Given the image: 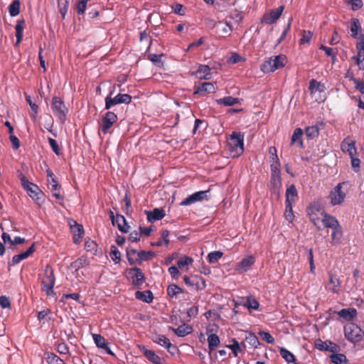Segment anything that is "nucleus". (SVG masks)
I'll list each match as a JSON object with an SVG mask.
<instances>
[{
    "label": "nucleus",
    "mask_w": 364,
    "mask_h": 364,
    "mask_svg": "<svg viewBox=\"0 0 364 364\" xmlns=\"http://www.w3.org/2000/svg\"><path fill=\"white\" fill-rule=\"evenodd\" d=\"M135 298L138 300L150 304L154 300V296L150 290H145L143 291H137L135 292Z\"/></svg>",
    "instance_id": "nucleus-29"
},
{
    "label": "nucleus",
    "mask_w": 364,
    "mask_h": 364,
    "mask_svg": "<svg viewBox=\"0 0 364 364\" xmlns=\"http://www.w3.org/2000/svg\"><path fill=\"white\" fill-rule=\"evenodd\" d=\"M26 100L28 103V105H30V107H31V110L33 112L31 114V119L33 121H36V116H37L38 112V106L36 103L32 102L31 97L29 95H26Z\"/></svg>",
    "instance_id": "nucleus-46"
},
{
    "label": "nucleus",
    "mask_w": 364,
    "mask_h": 364,
    "mask_svg": "<svg viewBox=\"0 0 364 364\" xmlns=\"http://www.w3.org/2000/svg\"><path fill=\"white\" fill-rule=\"evenodd\" d=\"M52 196L55 198L57 200H63L64 196L61 194V186L60 184L53 185V186L49 187Z\"/></svg>",
    "instance_id": "nucleus-49"
},
{
    "label": "nucleus",
    "mask_w": 364,
    "mask_h": 364,
    "mask_svg": "<svg viewBox=\"0 0 364 364\" xmlns=\"http://www.w3.org/2000/svg\"><path fill=\"white\" fill-rule=\"evenodd\" d=\"M346 338L351 343H357L363 338V332L356 324L350 323L344 327Z\"/></svg>",
    "instance_id": "nucleus-8"
},
{
    "label": "nucleus",
    "mask_w": 364,
    "mask_h": 364,
    "mask_svg": "<svg viewBox=\"0 0 364 364\" xmlns=\"http://www.w3.org/2000/svg\"><path fill=\"white\" fill-rule=\"evenodd\" d=\"M117 121V116L114 112H107L102 119L100 130L104 134L108 133L110 128Z\"/></svg>",
    "instance_id": "nucleus-12"
},
{
    "label": "nucleus",
    "mask_w": 364,
    "mask_h": 364,
    "mask_svg": "<svg viewBox=\"0 0 364 364\" xmlns=\"http://www.w3.org/2000/svg\"><path fill=\"white\" fill-rule=\"evenodd\" d=\"M331 361L334 364H348V360L343 353H333L330 356Z\"/></svg>",
    "instance_id": "nucleus-39"
},
{
    "label": "nucleus",
    "mask_w": 364,
    "mask_h": 364,
    "mask_svg": "<svg viewBox=\"0 0 364 364\" xmlns=\"http://www.w3.org/2000/svg\"><path fill=\"white\" fill-rule=\"evenodd\" d=\"M169 329L173 331L178 336L184 337L193 331V328L186 323L179 326L177 328L169 327Z\"/></svg>",
    "instance_id": "nucleus-27"
},
{
    "label": "nucleus",
    "mask_w": 364,
    "mask_h": 364,
    "mask_svg": "<svg viewBox=\"0 0 364 364\" xmlns=\"http://www.w3.org/2000/svg\"><path fill=\"white\" fill-rule=\"evenodd\" d=\"M139 252L134 249H127V257L131 265L135 264L139 261Z\"/></svg>",
    "instance_id": "nucleus-42"
},
{
    "label": "nucleus",
    "mask_w": 364,
    "mask_h": 364,
    "mask_svg": "<svg viewBox=\"0 0 364 364\" xmlns=\"http://www.w3.org/2000/svg\"><path fill=\"white\" fill-rule=\"evenodd\" d=\"M281 356L287 362V363H294L296 361V358L293 353L287 350L286 348H282L279 350Z\"/></svg>",
    "instance_id": "nucleus-51"
},
{
    "label": "nucleus",
    "mask_w": 364,
    "mask_h": 364,
    "mask_svg": "<svg viewBox=\"0 0 364 364\" xmlns=\"http://www.w3.org/2000/svg\"><path fill=\"white\" fill-rule=\"evenodd\" d=\"M110 257L115 262L117 263L120 260L121 257V253L117 250V248L114 246L111 247V252H110Z\"/></svg>",
    "instance_id": "nucleus-59"
},
{
    "label": "nucleus",
    "mask_w": 364,
    "mask_h": 364,
    "mask_svg": "<svg viewBox=\"0 0 364 364\" xmlns=\"http://www.w3.org/2000/svg\"><path fill=\"white\" fill-rule=\"evenodd\" d=\"M118 229L124 233H127L129 231V226L127 225L125 218L120 215L117 214L116 220Z\"/></svg>",
    "instance_id": "nucleus-33"
},
{
    "label": "nucleus",
    "mask_w": 364,
    "mask_h": 364,
    "mask_svg": "<svg viewBox=\"0 0 364 364\" xmlns=\"http://www.w3.org/2000/svg\"><path fill=\"white\" fill-rule=\"evenodd\" d=\"M58 6L60 13L64 18L69 6V0H58Z\"/></svg>",
    "instance_id": "nucleus-54"
},
{
    "label": "nucleus",
    "mask_w": 364,
    "mask_h": 364,
    "mask_svg": "<svg viewBox=\"0 0 364 364\" xmlns=\"http://www.w3.org/2000/svg\"><path fill=\"white\" fill-rule=\"evenodd\" d=\"M36 251L35 242L25 252L18 255H16L12 257L11 265H16L20 263L22 260L27 259Z\"/></svg>",
    "instance_id": "nucleus-21"
},
{
    "label": "nucleus",
    "mask_w": 364,
    "mask_h": 364,
    "mask_svg": "<svg viewBox=\"0 0 364 364\" xmlns=\"http://www.w3.org/2000/svg\"><path fill=\"white\" fill-rule=\"evenodd\" d=\"M139 348L149 361L153 364H162L161 358L154 350L147 349L144 346H139Z\"/></svg>",
    "instance_id": "nucleus-20"
},
{
    "label": "nucleus",
    "mask_w": 364,
    "mask_h": 364,
    "mask_svg": "<svg viewBox=\"0 0 364 364\" xmlns=\"http://www.w3.org/2000/svg\"><path fill=\"white\" fill-rule=\"evenodd\" d=\"M20 1L14 0L9 6V12L11 16H16L20 12Z\"/></svg>",
    "instance_id": "nucleus-47"
},
{
    "label": "nucleus",
    "mask_w": 364,
    "mask_h": 364,
    "mask_svg": "<svg viewBox=\"0 0 364 364\" xmlns=\"http://www.w3.org/2000/svg\"><path fill=\"white\" fill-rule=\"evenodd\" d=\"M356 49L358 53L353 56L352 59L355 61L360 70H364V34H360L359 41L356 43Z\"/></svg>",
    "instance_id": "nucleus-11"
},
{
    "label": "nucleus",
    "mask_w": 364,
    "mask_h": 364,
    "mask_svg": "<svg viewBox=\"0 0 364 364\" xmlns=\"http://www.w3.org/2000/svg\"><path fill=\"white\" fill-rule=\"evenodd\" d=\"M245 341L254 348H257L260 344L258 338L253 333H248L245 337Z\"/></svg>",
    "instance_id": "nucleus-50"
},
{
    "label": "nucleus",
    "mask_w": 364,
    "mask_h": 364,
    "mask_svg": "<svg viewBox=\"0 0 364 364\" xmlns=\"http://www.w3.org/2000/svg\"><path fill=\"white\" fill-rule=\"evenodd\" d=\"M216 102L218 105H222L224 106H232L240 103V99L233 97L232 96H226L223 98L216 100Z\"/></svg>",
    "instance_id": "nucleus-34"
},
{
    "label": "nucleus",
    "mask_w": 364,
    "mask_h": 364,
    "mask_svg": "<svg viewBox=\"0 0 364 364\" xmlns=\"http://www.w3.org/2000/svg\"><path fill=\"white\" fill-rule=\"evenodd\" d=\"M255 262V257L252 255H250L248 257H244L240 262H238L235 269L238 273H244L249 270Z\"/></svg>",
    "instance_id": "nucleus-16"
},
{
    "label": "nucleus",
    "mask_w": 364,
    "mask_h": 364,
    "mask_svg": "<svg viewBox=\"0 0 364 364\" xmlns=\"http://www.w3.org/2000/svg\"><path fill=\"white\" fill-rule=\"evenodd\" d=\"M208 191H200L196 192L180 203V205L186 206L195 203L198 201H202L203 199L207 198V193Z\"/></svg>",
    "instance_id": "nucleus-13"
},
{
    "label": "nucleus",
    "mask_w": 364,
    "mask_h": 364,
    "mask_svg": "<svg viewBox=\"0 0 364 364\" xmlns=\"http://www.w3.org/2000/svg\"><path fill=\"white\" fill-rule=\"evenodd\" d=\"M216 33L220 37H225L230 35L232 26L226 21H218L215 23Z\"/></svg>",
    "instance_id": "nucleus-18"
},
{
    "label": "nucleus",
    "mask_w": 364,
    "mask_h": 364,
    "mask_svg": "<svg viewBox=\"0 0 364 364\" xmlns=\"http://www.w3.org/2000/svg\"><path fill=\"white\" fill-rule=\"evenodd\" d=\"M112 92L105 97V109H109L112 106L118 104H129L132 102V96L129 94H118L112 97Z\"/></svg>",
    "instance_id": "nucleus-9"
},
{
    "label": "nucleus",
    "mask_w": 364,
    "mask_h": 364,
    "mask_svg": "<svg viewBox=\"0 0 364 364\" xmlns=\"http://www.w3.org/2000/svg\"><path fill=\"white\" fill-rule=\"evenodd\" d=\"M341 149L344 153H348L350 156L357 155V149L355 148V141L350 137H346L341 144Z\"/></svg>",
    "instance_id": "nucleus-14"
},
{
    "label": "nucleus",
    "mask_w": 364,
    "mask_h": 364,
    "mask_svg": "<svg viewBox=\"0 0 364 364\" xmlns=\"http://www.w3.org/2000/svg\"><path fill=\"white\" fill-rule=\"evenodd\" d=\"M284 6H280L276 9L270 11V12L264 16V22L267 24H272L277 21L281 16Z\"/></svg>",
    "instance_id": "nucleus-17"
},
{
    "label": "nucleus",
    "mask_w": 364,
    "mask_h": 364,
    "mask_svg": "<svg viewBox=\"0 0 364 364\" xmlns=\"http://www.w3.org/2000/svg\"><path fill=\"white\" fill-rule=\"evenodd\" d=\"M362 30L360 21L358 18H352L350 22L351 36L359 40L358 32Z\"/></svg>",
    "instance_id": "nucleus-35"
},
{
    "label": "nucleus",
    "mask_w": 364,
    "mask_h": 364,
    "mask_svg": "<svg viewBox=\"0 0 364 364\" xmlns=\"http://www.w3.org/2000/svg\"><path fill=\"white\" fill-rule=\"evenodd\" d=\"M259 335L260 336L261 338L266 341L267 343H273L274 342V339L273 336L269 333L265 331H259Z\"/></svg>",
    "instance_id": "nucleus-61"
},
{
    "label": "nucleus",
    "mask_w": 364,
    "mask_h": 364,
    "mask_svg": "<svg viewBox=\"0 0 364 364\" xmlns=\"http://www.w3.org/2000/svg\"><path fill=\"white\" fill-rule=\"evenodd\" d=\"M306 212L310 221L318 230H321L320 223L324 228L332 230L331 234V243L338 245L343 238V229L335 216L326 213L318 200H314L306 208Z\"/></svg>",
    "instance_id": "nucleus-1"
},
{
    "label": "nucleus",
    "mask_w": 364,
    "mask_h": 364,
    "mask_svg": "<svg viewBox=\"0 0 364 364\" xmlns=\"http://www.w3.org/2000/svg\"><path fill=\"white\" fill-rule=\"evenodd\" d=\"M305 134L309 139L317 137L319 134V127L317 124L309 126L306 128Z\"/></svg>",
    "instance_id": "nucleus-43"
},
{
    "label": "nucleus",
    "mask_w": 364,
    "mask_h": 364,
    "mask_svg": "<svg viewBox=\"0 0 364 364\" xmlns=\"http://www.w3.org/2000/svg\"><path fill=\"white\" fill-rule=\"evenodd\" d=\"M309 90L311 94L317 91L321 92L324 90V85L315 79H312L309 82Z\"/></svg>",
    "instance_id": "nucleus-40"
},
{
    "label": "nucleus",
    "mask_w": 364,
    "mask_h": 364,
    "mask_svg": "<svg viewBox=\"0 0 364 364\" xmlns=\"http://www.w3.org/2000/svg\"><path fill=\"white\" fill-rule=\"evenodd\" d=\"M193 262V259L189 256H183L177 262V266L179 269H183L186 267L188 269V266L191 265Z\"/></svg>",
    "instance_id": "nucleus-45"
},
{
    "label": "nucleus",
    "mask_w": 364,
    "mask_h": 364,
    "mask_svg": "<svg viewBox=\"0 0 364 364\" xmlns=\"http://www.w3.org/2000/svg\"><path fill=\"white\" fill-rule=\"evenodd\" d=\"M171 8L173 12L178 15L183 16L185 14L184 6L181 4H175Z\"/></svg>",
    "instance_id": "nucleus-64"
},
{
    "label": "nucleus",
    "mask_w": 364,
    "mask_h": 364,
    "mask_svg": "<svg viewBox=\"0 0 364 364\" xmlns=\"http://www.w3.org/2000/svg\"><path fill=\"white\" fill-rule=\"evenodd\" d=\"M328 341H323L318 338L315 341V346L320 350H327L329 349Z\"/></svg>",
    "instance_id": "nucleus-60"
},
{
    "label": "nucleus",
    "mask_w": 364,
    "mask_h": 364,
    "mask_svg": "<svg viewBox=\"0 0 364 364\" xmlns=\"http://www.w3.org/2000/svg\"><path fill=\"white\" fill-rule=\"evenodd\" d=\"M166 291L168 296L173 299L176 298L178 294L183 293V289L176 284H171L168 286Z\"/></svg>",
    "instance_id": "nucleus-37"
},
{
    "label": "nucleus",
    "mask_w": 364,
    "mask_h": 364,
    "mask_svg": "<svg viewBox=\"0 0 364 364\" xmlns=\"http://www.w3.org/2000/svg\"><path fill=\"white\" fill-rule=\"evenodd\" d=\"M319 48L321 50H323L325 53L326 54V55L329 56V57H331L333 58V60L334 61L336 58V53L333 50V48H329V47H327V46H325L323 45H321Z\"/></svg>",
    "instance_id": "nucleus-62"
},
{
    "label": "nucleus",
    "mask_w": 364,
    "mask_h": 364,
    "mask_svg": "<svg viewBox=\"0 0 364 364\" xmlns=\"http://www.w3.org/2000/svg\"><path fill=\"white\" fill-rule=\"evenodd\" d=\"M313 36V33L310 31H302V36L301 39L299 40V43L301 45L305 44V43H309L311 41V39Z\"/></svg>",
    "instance_id": "nucleus-55"
},
{
    "label": "nucleus",
    "mask_w": 364,
    "mask_h": 364,
    "mask_svg": "<svg viewBox=\"0 0 364 364\" xmlns=\"http://www.w3.org/2000/svg\"><path fill=\"white\" fill-rule=\"evenodd\" d=\"M304 134L303 130L301 128H296L293 133L291 136V144H295L299 142L300 146L303 145V141L301 139V136Z\"/></svg>",
    "instance_id": "nucleus-48"
},
{
    "label": "nucleus",
    "mask_w": 364,
    "mask_h": 364,
    "mask_svg": "<svg viewBox=\"0 0 364 364\" xmlns=\"http://www.w3.org/2000/svg\"><path fill=\"white\" fill-rule=\"evenodd\" d=\"M85 262H86V259L82 257H80V258H78L75 262H72L70 264V267L72 268L75 269V270H78L79 269L82 268L84 266Z\"/></svg>",
    "instance_id": "nucleus-63"
},
{
    "label": "nucleus",
    "mask_w": 364,
    "mask_h": 364,
    "mask_svg": "<svg viewBox=\"0 0 364 364\" xmlns=\"http://www.w3.org/2000/svg\"><path fill=\"white\" fill-rule=\"evenodd\" d=\"M270 186L274 193H279L282 187L281 173H271Z\"/></svg>",
    "instance_id": "nucleus-28"
},
{
    "label": "nucleus",
    "mask_w": 364,
    "mask_h": 364,
    "mask_svg": "<svg viewBox=\"0 0 364 364\" xmlns=\"http://www.w3.org/2000/svg\"><path fill=\"white\" fill-rule=\"evenodd\" d=\"M126 273L127 277L132 280V284L138 289L141 288L145 281L142 270L138 267H133L127 269Z\"/></svg>",
    "instance_id": "nucleus-10"
},
{
    "label": "nucleus",
    "mask_w": 364,
    "mask_h": 364,
    "mask_svg": "<svg viewBox=\"0 0 364 364\" xmlns=\"http://www.w3.org/2000/svg\"><path fill=\"white\" fill-rule=\"evenodd\" d=\"M220 338L217 334L212 333L210 335H208V343L210 354L213 350L215 349L216 347H218L220 345Z\"/></svg>",
    "instance_id": "nucleus-36"
},
{
    "label": "nucleus",
    "mask_w": 364,
    "mask_h": 364,
    "mask_svg": "<svg viewBox=\"0 0 364 364\" xmlns=\"http://www.w3.org/2000/svg\"><path fill=\"white\" fill-rule=\"evenodd\" d=\"M147 220L150 223L161 220L165 216V212L163 209L154 208L152 211H146Z\"/></svg>",
    "instance_id": "nucleus-26"
},
{
    "label": "nucleus",
    "mask_w": 364,
    "mask_h": 364,
    "mask_svg": "<svg viewBox=\"0 0 364 364\" xmlns=\"http://www.w3.org/2000/svg\"><path fill=\"white\" fill-rule=\"evenodd\" d=\"M329 279L326 285V289L333 293L338 294L341 289V282L337 275L329 272Z\"/></svg>",
    "instance_id": "nucleus-15"
},
{
    "label": "nucleus",
    "mask_w": 364,
    "mask_h": 364,
    "mask_svg": "<svg viewBox=\"0 0 364 364\" xmlns=\"http://www.w3.org/2000/svg\"><path fill=\"white\" fill-rule=\"evenodd\" d=\"M47 181L50 187L53 186V185H58L59 184L55 174L53 173V171L50 169H48L47 171Z\"/></svg>",
    "instance_id": "nucleus-58"
},
{
    "label": "nucleus",
    "mask_w": 364,
    "mask_h": 364,
    "mask_svg": "<svg viewBox=\"0 0 364 364\" xmlns=\"http://www.w3.org/2000/svg\"><path fill=\"white\" fill-rule=\"evenodd\" d=\"M193 287H196L197 289H204L206 287L205 279L202 277L194 275Z\"/></svg>",
    "instance_id": "nucleus-53"
},
{
    "label": "nucleus",
    "mask_w": 364,
    "mask_h": 364,
    "mask_svg": "<svg viewBox=\"0 0 364 364\" xmlns=\"http://www.w3.org/2000/svg\"><path fill=\"white\" fill-rule=\"evenodd\" d=\"M18 177L21 181V186L26 190L28 195L37 203H40L42 201L43 196V191L39 187L30 182L27 178L22 173H18Z\"/></svg>",
    "instance_id": "nucleus-3"
},
{
    "label": "nucleus",
    "mask_w": 364,
    "mask_h": 364,
    "mask_svg": "<svg viewBox=\"0 0 364 364\" xmlns=\"http://www.w3.org/2000/svg\"><path fill=\"white\" fill-rule=\"evenodd\" d=\"M215 86L211 82H203L195 86L194 94L213 93L215 92Z\"/></svg>",
    "instance_id": "nucleus-25"
},
{
    "label": "nucleus",
    "mask_w": 364,
    "mask_h": 364,
    "mask_svg": "<svg viewBox=\"0 0 364 364\" xmlns=\"http://www.w3.org/2000/svg\"><path fill=\"white\" fill-rule=\"evenodd\" d=\"M346 186V182L339 183L330 191L328 199L331 205H338L344 202L347 195V189L345 188Z\"/></svg>",
    "instance_id": "nucleus-5"
},
{
    "label": "nucleus",
    "mask_w": 364,
    "mask_h": 364,
    "mask_svg": "<svg viewBox=\"0 0 364 364\" xmlns=\"http://www.w3.org/2000/svg\"><path fill=\"white\" fill-rule=\"evenodd\" d=\"M74 225L70 224V229L73 235V241L75 243L78 244L81 242L84 236V229L82 225L77 223L76 221L73 220Z\"/></svg>",
    "instance_id": "nucleus-19"
},
{
    "label": "nucleus",
    "mask_w": 364,
    "mask_h": 364,
    "mask_svg": "<svg viewBox=\"0 0 364 364\" xmlns=\"http://www.w3.org/2000/svg\"><path fill=\"white\" fill-rule=\"evenodd\" d=\"M196 75L199 79L210 80L211 78V72L209 66L206 65H200Z\"/></svg>",
    "instance_id": "nucleus-30"
},
{
    "label": "nucleus",
    "mask_w": 364,
    "mask_h": 364,
    "mask_svg": "<svg viewBox=\"0 0 364 364\" xmlns=\"http://www.w3.org/2000/svg\"><path fill=\"white\" fill-rule=\"evenodd\" d=\"M223 255L220 251L211 252L208 255V260L210 263H216Z\"/></svg>",
    "instance_id": "nucleus-52"
},
{
    "label": "nucleus",
    "mask_w": 364,
    "mask_h": 364,
    "mask_svg": "<svg viewBox=\"0 0 364 364\" xmlns=\"http://www.w3.org/2000/svg\"><path fill=\"white\" fill-rule=\"evenodd\" d=\"M55 278L53 268L46 265L44 274L41 277V290L46 293L48 296H53L55 295L53 287L55 285Z\"/></svg>",
    "instance_id": "nucleus-4"
},
{
    "label": "nucleus",
    "mask_w": 364,
    "mask_h": 364,
    "mask_svg": "<svg viewBox=\"0 0 364 364\" xmlns=\"http://www.w3.org/2000/svg\"><path fill=\"white\" fill-rule=\"evenodd\" d=\"M51 109L53 114L58 118V121L63 124L66 120V116L68 109L65 106L63 100L57 96L52 98Z\"/></svg>",
    "instance_id": "nucleus-7"
},
{
    "label": "nucleus",
    "mask_w": 364,
    "mask_h": 364,
    "mask_svg": "<svg viewBox=\"0 0 364 364\" xmlns=\"http://www.w3.org/2000/svg\"><path fill=\"white\" fill-rule=\"evenodd\" d=\"M292 205L293 204H285L286 210L284 213V216L285 218L289 222H291L294 218Z\"/></svg>",
    "instance_id": "nucleus-57"
},
{
    "label": "nucleus",
    "mask_w": 364,
    "mask_h": 364,
    "mask_svg": "<svg viewBox=\"0 0 364 364\" xmlns=\"http://www.w3.org/2000/svg\"><path fill=\"white\" fill-rule=\"evenodd\" d=\"M243 306L247 307L249 310H257L259 306L258 301L252 296L246 297V302L243 304Z\"/></svg>",
    "instance_id": "nucleus-41"
},
{
    "label": "nucleus",
    "mask_w": 364,
    "mask_h": 364,
    "mask_svg": "<svg viewBox=\"0 0 364 364\" xmlns=\"http://www.w3.org/2000/svg\"><path fill=\"white\" fill-rule=\"evenodd\" d=\"M232 344L227 345L226 347L232 350L235 357H237L239 353L242 351V348L236 338H232Z\"/></svg>",
    "instance_id": "nucleus-44"
},
{
    "label": "nucleus",
    "mask_w": 364,
    "mask_h": 364,
    "mask_svg": "<svg viewBox=\"0 0 364 364\" xmlns=\"http://www.w3.org/2000/svg\"><path fill=\"white\" fill-rule=\"evenodd\" d=\"M92 337L96 346L98 348L104 349L109 355H114V353L112 351L109 346V343L106 341L103 336L100 334H93Z\"/></svg>",
    "instance_id": "nucleus-22"
},
{
    "label": "nucleus",
    "mask_w": 364,
    "mask_h": 364,
    "mask_svg": "<svg viewBox=\"0 0 364 364\" xmlns=\"http://www.w3.org/2000/svg\"><path fill=\"white\" fill-rule=\"evenodd\" d=\"M154 255V254L151 251H149V252H146L144 250L139 251V255H138L139 263H141V262L142 260L147 261V260L150 259Z\"/></svg>",
    "instance_id": "nucleus-56"
},
{
    "label": "nucleus",
    "mask_w": 364,
    "mask_h": 364,
    "mask_svg": "<svg viewBox=\"0 0 364 364\" xmlns=\"http://www.w3.org/2000/svg\"><path fill=\"white\" fill-rule=\"evenodd\" d=\"M152 341L154 343L166 348L168 352H170L171 348H175V346L172 345L169 339L164 335L156 334L155 336H153Z\"/></svg>",
    "instance_id": "nucleus-24"
},
{
    "label": "nucleus",
    "mask_w": 364,
    "mask_h": 364,
    "mask_svg": "<svg viewBox=\"0 0 364 364\" xmlns=\"http://www.w3.org/2000/svg\"><path fill=\"white\" fill-rule=\"evenodd\" d=\"M285 197V204H293L298 200V192L294 184H291L287 188Z\"/></svg>",
    "instance_id": "nucleus-23"
},
{
    "label": "nucleus",
    "mask_w": 364,
    "mask_h": 364,
    "mask_svg": "<svg viewBox=\"0 0 364 364\" xmlns=\"http://www.w3.org/2000/svg\"><path fill=\"white\" fill-rule=\"evenodd\" d=\"M44 358L48 364H65L63 359L52 352H46Z\"/></svg>",
    "instance_id": "nucleus-32"
},
{
    "label": "nucleus",
    "mask_w": 364,
    "mask_h": 364,
    "mask_svg": "<svg viewBox=\"0 0 364 364\" xmlns=\"http://www.w3.org/2000/svg\"><path fill=\"white\" fill-rule=\"evenodd\" d=\"M25 21L23 19L18 20L16 24V43L17 46L23 39V31L24 28Z\"/></svg>",
    "instance_id": "nucleus-38"
},
{
    "label": "nucleus",
    "mask_w": 364,
    "mask_h": 364,
    "mask_svg": "<svg viewBox=\"0 0 364 364\" xmlns=\"http://www.w3.org/2000/svg\"><path fill=\"white\" fill-rule=\"evenodd\" d=\"M244 137L243 133L233 132L228 141V144L232 157H238L244 152Z\"/></svg>",
    "instance_id": "nucleus-2"
},
{
    "label": "nucleus",
    "mask_w": 364,
    "mask_h": 364,
    "mask_svg": "<svg viewBox=\"0 0 364 364\" xmlns=\"http://www.w3.org/2000/svg\"><path fill=\"white\" fill-rule=\"evenodd\" d=\"M338 314L340 317L349 321L356 316L357 311L355 309H343L338 312Z\"/></svg>",
    "instance_id": "nucleus-31"
},
{
    "label": "nucleus",
    "mask_w": 364,
    "mask_h": 364,
    "mask_svg": "<svg viewBox=\"0 0 364 364\" xmlns=\"http://www.w3.org/2000/svg\"><path fill=\"white\" fill-rule=\"evenodd\" d=\"M287 58L284 55H279L269 58L264 61L260 67L261 70L264 73L274 72L276 70L284 67Z\"/></svg>",
    "instance_id": "nucleus-6"
}]
</instances>
